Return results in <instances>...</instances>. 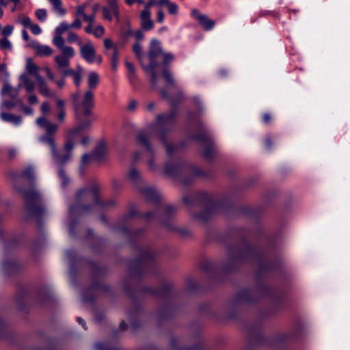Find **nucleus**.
I'll use <instances>...</instances> for the list:
<instances>
[{"instance_id": "obj_60", "label": "nucleus", "mask_w": 350, "mask_h": 350, "mask_svg": "<svg viewBox=\"0 0 350 350\" xmlns=\"http://www.w3.org/2000/svg\"><path fill=\"white\" fill-rule=\"evenodd\" d=\"M133 36L136 40V42H139L144 38V33L143 32V29H137L134 32Z\"/></svg>"}, {"instance_id": "obj_57", "label": "nucleus", "mask_w": 350, "mask_h": 350, "mask_svg": "<svg viewBox=\"0 0 350 350\" xmlns=\"http://www.w3.org/2000/svg\"><path fill=\"white\" fill-rule=\"evenodd\" d=\"M49 122H50L44 117H40V118H37V120H36L37 124L39 126L44 128V129H45L46 127L47 124Z\"/></svg>"}, {"instance_id": "obj_38", "label": "nucleus", "mask_w": 350, "mask_h": 350, "mask_svg": "<svg viewBox=\"0 0 350 350\" xmlns=\"http://www.w3.org/2000/svg\"><path fill=\"white\" fill-rule=\"evenodd\" d=\"M162 75L167 85L172 86L175 85V80L174 79L173 76L168 68H163L162 71Z\"/></svg>"}, {"instance_id": "obj_7", "label": "nucleus", "mask_w": 350, "mask_h": 350, "mask_svg": "<svg viewBox=\"0 0 350 350\" xmlns=\"http://www.w3.org/2000/svg\"><path fill=\"white\" fill-rule=\"evenodd\" d=\"M161 54L162 49L160 42L157 39H152L150 43L148 53L150 63L148 65L142 64V68L144 71L150 73V83L153 87L157 85V73L156 68L158 66V63L157 62V58Z\"/></svg>"}, {"instance_id": "obj_23", "label": "nucleus", "mask_w": 350, "mask_h": 350, "mask_svg": "<svg viewBox=\"0 0 350 350\" xmlns=\"http://www.w3.org/2000/svg\"><path fill=\"white\" fill-rule=\"evenodd\" d=\"M119 232L129 240L131 245H133V241L139 238L143 230L139 229L135 231H130L126 228L123 227L119 230Z\"/></svg>"}, {"instance_id": "obj_21", "label": "nucleus", "mask_w": 350, "mask_h": 350, "mask_svg": "<svg viewBox=\"0 0 350 350\" xmlns=\"http://www.w3.org/2000/svg\"><path fill=\"white\" fill-rule=\"evenodd\" d=\"M36 81L38 85L40 93L45 97H55L56 93L51 92L44 79L40 75H36Z\"/></svg>"}, {"instance_id": "obj_6", "label": "nucleus", "mask_w": 350, "mask_h": 350, "mask_svg": "<svg viewBox=\"0 0 350 350\" xmlns=\"http://www.w3.org/2000/svg\"><path fill=\"white\" fill-rule=\"evenodd\" d=\"M79 94H72V106L77 120L81 121L84 118H90L92 114V109L94 107V93L92 90H87L81 103H79Z\"/></svg>"}, {"instance_id": "obj_48", "label": "nucleus", "mask_w": 350, "mask_h": 350, "mask_svg": "<svg viewBox=\"0 0 350 350\" xmlns=\"http://www.w3.org/2000/svg\"><path fill=\"white\" fill-rule=\"evenodd\" d=\"M161 55H163V65L165 66L170 62H172L174 59L173 54H172L171 53H163L162 52Z\"/></svg>"}, {"instance_id": "obj_5", "label": "nucleus", "mask_w": 350, "mask_h": 350, "mask_svg": "<svg viewBox=\"0 0 350 350\" xmlns=\"http://www.w3.org/2000/svg\"><path fill=\"white\" fill-rule=\"evenodd\" d=\"M16 189L25 199L27 211L30 215L40 219L45 213V207L40 192L33 188L24 189L21 187H16Z\"/></svg>"}, {"instance_id": "obj_24", "label": "nucleus", "mask_w": 350, "mask_h": 350, "mask_svg": "<svg viewBox=\"0 0 350 350\" xmlns=\"http://www.w3.org/2000/svg\"><path fill=\"white\" fill-rule=\"evenodd\" d=\"M170 285L169 284H165L164 286L161 289H153L152 288H145L144 289V293H151L153 295L158 297H167L170 294Z\"/></svg>"}, {"instance_id": "obj_58", "label": "nucleus", "mask_w": 350, "mask_h": 350, "mask_svg": "<svg viewBox=\"0 0 350 350\" xmlns=\"http://www.w3.org/2000/svg\"><path fill=\"white\" fill-rule=\"evenodd\" d=\"M15 267H16V264L12 261L6 260L3 264V269L8 272Z\"/></svg>"}, {"instance_id": "obj_29", "label": "nucleus", "mask_w": 350, "mask_h": 350, "mask_svg": "<svg viewBox=\"0 0 350 350\" xmlns=\"http://www.w3.org/2000/svg\"><path fill=\"white\" fill-rule=\"evenodd\" d=\"M94 163H95V161L90 154H83L79 166V173L84 174L86 169Z\"/></svg>"}, {"instance_id": "obj_33", "label": "nucleus", "mask_w": 350, "mask_h": 350, "mask_svg": "<svg viewBox=\"0 0 350 350\" xmlns=\"http://www.w3.org/2000/svg\"><path fill=\"white\" fill-rule=\"evenodd\" d=\"M65 101L60 98L56 99V105L57 108L59 110V113L57 115V120L59 122L62 123L64 122L66 111H65Z\"/></svg>"}, {"instance_id": "obj_53", "label": "nucleus", "mask_w": 350, "mask_h": 350, "mask_svg": "<svg viewBox=\"0 0 350 350\" xmlns=\"http://www.w3.org/2000/svg\"><path fill=\"white\" fill-rule=\"evenodd\" d=\"M51 3L53 5L56 10L59 11L60 14H64L66 13V10L62 8L61 0H52Z\"/></svg>"}, {"instance_id": "obj_31", "label": "nucleus", "mask_w": 350, "mask_h": 350, "mask_svg": "<svg viewBox=\"0 0 350 350\" xmlns=\"http://www.w3.org/2000/svg\"><path fill=\"white\" fill-rule=\"evenodd\" d=\"M101 290L107 291V287L105 286L101 285V284H98L92 285L88 289L85 290L83 293V299L84 301L88 302L90 301H93L94 299V297H92V296L89 297L88 295V291H93L98 292Z\"/></svg>"}, {"instance_id": "obj_36", "label": "nucleus", "mask_w": 350, "mask_h": 350, "mask_svg": "<svg viewBox=\"0 0 350 350\" xmlns=\"http://www.w3.org/2000/svg\"><path fill=\"white\" fill-rule=\"evenodd\" d=\"M26 70L29 75H33L36 77L38 75V67L33 63L31 58L27 59Z\"/></svg>"}, {"instance_id": "obj_22", "label": "nucleus", "mask_w": 350, "mask_h": 350, "mask_svg": "<svg viewBox=\"0 0 350 350\" xmlns=\"http://www.w3.org/2000/svg\"><path fill=\"white\" fill-rule=\"evenodd\" d=\"M36 52V54L39 56H50L53 53V49L47 45H42L38 42H33L31 45Z\"/></svg>"}, {"instance_id": "obj_62", "label": "nucleus", "mask_w": 350, "mask_h": 350, "mask_svg": "<svg viewBox=\"0 0 350 350\" xmlns=\"http://www.w3.org/2000/svg\"><path fill=\"white\" fill-rule=\"evenodd\" d=\"M135 31H133L131 28L128 25L122 29V34L124 38H129L133 36Z\"/></svg>"}, {"instance_id": "obj_4", "label": "nucleus", "mask_w": 350, "mask_h": 350, "mask_svg": "<svg viewBox=\"0 0 350 350\" xmlns=\"http://www.w3.org/2000/svg\"><path fill=\"white\" fill-rule=\"evenodd\" d=\"M155 253L150 249L142 250L137 258L129 262L131 276L139 279L146 270L155 267Z\"/></svg>"}, {"instance_id": "obj_37", "label": "nucleus", "mask_w": 350, "mask_h": 350, "mask_svg": "<svg viewBox=\"0 0 350 350\" xmlns=\"http://www.w3.org/2000/svg\"><path fill=\"white\" fill-rule=\"evenodd\" d=\"M133 51L136 55L138 60L140 62L141 65L143 64V58L144 57V54L142 52V45L140 42H135L133 45Z\"/></svg>"}, {"instance_id": "obj_59", "label": "nucleus", "mask_w": 350, "mask_h": 350, "mask_svg": "<svg viewBox=\"0 0 350 350\" xmlns=\"http://www.w3.org/2000/svg\"><path fill=\"white\" fill-rule=\"evenodd\" d=\"M128 79L131 85L133 87L137 85V77L135 72L128 74Z\"/></svg>"}, {"instance_id": "obj_43", "label": "nucleus", "mask_w": 350, "mask_h": 350, "mask_svg": "<svg viewBox=\"0 0 350 350\" xmlns=\"http://www.w3.org/2000/svg\"><path fill=\"white\" fill-rule=\"evenodd\" d=\"M82 70V68L79 67L78 70L75 71V74L71 76L77 87H79L81 85Z\"/></svg>"}, {"instance_id": "obj_46", "label": "nucleus", "mask_w": 350, "mask_h": 350, "mask_svg": "<svg viewBox=\"0 0 350 350\" xmlns=\"http://www.w3.org/2000/svg\"><path fill=\"white\" fill-rule=\"evenodd\" d=\"M36 167L33 165H29L24 168L21 175H33L37 173Z\"/></svg>"}, {"instance_id": "obj_17", "label": "nucleus", "mask_w": 350, "mask_h": 350, "mask_svg": "<svg viewBox=\"0 0 350 350\" xmlns=\"http://www.w3.org/2000/svg\"><path fill=\"white\" fill-rule=\"evenodd\" d=\"M80 55L88 63L92 64L96 60V50L91 41L80 46Z\"/></svg>"}, {"instance_id": "obj_10", "label": "nucleus", "mask_w": 350, "mask_h": 350, "mask_svg": "<svg viewBox=\"0 0 350 350\" xmlns=\"http://www.w3.org/2000/svg\"><path fill=\"white\" fill-rule=\"evenodd\" d=\"M64 40L63 38H53V43L58 49L61 50L62 55H57L55 61L59 68L68 67L70 64L69 59L75 55V50L72 46L64 45Z\"/></svg>"}, {"instance_id": "obj_30", "label": "nucleus", "mask_w": 350, "mask_h": 350, "mask_svg": "<svg viewBox=\"0 0 350 350\" xmlns=\"http://www.w3.org/2000/svg\"><path fill=\"white\" fill-rule=\"evenodd\" d=\"M193 101L194 105L198 108V110L197 112L189 111L187 113V120L189 122L193 120V119L194 118V116L200 115L203 111L202 103V101H201L200 97L194 96L193 98Z\"/></svg>"}, {"instance_id": "obj_39", "label": "nucleus", "mask_w": 350, "mask_h": 350, "mask_svg": "<svg viewBox=\"0 0 350 350\" xmlns=\"http://www.w3.org/2000/svg\"><path fill=\"white\" fill-rule=\"evenodd\" d=\"M14 100H4L3 102V105L5 108L8 110L12 109L16 105H23V101L21 99L16 98L14 99Z\"/></svg>"}, {"instance_id": "obj_44", "label": "nucleus", "mask_w": 350, "mask_h": 350, "mask_svg": "<svg viewBox=\"0 0 350 350\" xmlns=\"http://www.w3.org/2000/svg\"><path fill=\"white\" fill-rule=\"evenodd\" d=\"M109 9L113 12V15L118 18H119V10L117 0H111L109 3Z\"/></svg>"}, {"instance_id": "obj_20", "label": "nucleus", "mask_w": 350, "mask_h": 350, "mask_svg": "<svg viewBox=\"0 0 350 350\" xmlns=\"http://www.w3.org/2000/svg\"><path fill=\"white\" fill-rule=\"evenodd\" d=\"M95 163H100L105 160L106 157V147L104 143L98 144L92 153H89Z\"/></svg>"}, {"instance_id": "obj_51", "label": "nucleus", "mask_w": 350, "mask_h": 350, "mask_svg": "<svg viewBox=\"0 0 350 350\" xmlns=\"http://www.w3.org/2000/svg\"><path fill=\"white\" fill-rule=\"evenodd\" d=\"M16 22L21 23L25 28L30 27L32 24L31 18L28 16H24L21 20L17 19Z\"/></svg>"}, {"instance_id": "obj_42", "label": "nucleus", "mask_w": 350, "mask_h": 350, "mask_svg": "<svg viewBox=\"0 0 350 350\" xmlns=\"http://www.w3.org/2000/svg\"><path fill=\"white\" fill-rule=\"evenodd\" d=\"M0 49L2 51L12 50V44L11 42L8 39V38H3L0 40Z\"/></svg>"}, {"instance_id": "obj_28", "label": "nucleus", "mask_w": 350, "mask_h": 350, "mask_svg": "<svg viewBox=\"0 0 350 350\" xmlns=\"http://www.w3.org/2000/svg\"><path fill=\"white\" fill-rule=\"evenodd\" d=\"M172 183L176 185L187 187L193 182L196 176H171Z\"/></svg>"}, {"instance_id": "obj_15", "label": "nucleus", "mask_w": 350, "mask_h": 350, "mask_svg": "<svg viewBox=\"0 0 350 350\" xmlns=\"http://www.w3.org/2000/svg\"><path fill=\"white\" fill-rule=\"evenodd\" d=\"M85 118V120H83V118L81 121H79V124L77 126L67 132L66 139L64 144L71 143L72 148H75V141L81 135V131L89 128L91 122L93 121V119H89L88 118Z\"/></svg>"}, {"instance_id": "obj_50", "label": "nucleus", "mask_w": 350, "mask_h": 350, "mask_svg": "<svg viewBox=\"0 0 350 350\" xmlns=\"http://www.w3.org/2000/svg\"><path fill=\"white\" fill-rule=\"evenodd\" d=\"M14 31V27L11 25H5L2 29V35L3 38L10 36Z\"/></svg>"}, {"instance_id": "obj_34", "label": "nucleus", "mask_w": 350, "mask_h": 350, "mask_svg": "<svg viewBox=\"0 0 350 350\" xmlns=\"http://www.w3.org/2000/svg\"><path fill=\"white\" fill-rule=\"evenodd\" d=\"M99 83L98 75L95 72H91L88 75V83L90 90L95 89Z\"/></svg>"}, {"instance_id": "obj_52", "label": "nucleus", "mask_w": 350, "mask_h": 350, "mask_svg": "<svg viewBox=\"0 0 350 350\" xmlns=\"http://www.w3.org/2000/svg\"><path fill=\"white\" fill-rule=\"evenodd\" d=\"M105 33V29L103 26L99 25L94 29L92 34L96 38L102 37Z\"/></svg>"}, {"instance_id": "obj_8", "label": "nucleus", "mask_w": 350, "mask_h": 350, "mask_svg": "<svg viewBox=\"0 0 350 350\" xmlns=\"http://www.w3.org/2000/svg\"><path fill=\"white\" fill-rule=\"evenodd\" d=\"M164 175H181L189 173V175H205L198 167L189 162L170 161L165 164Z\"/></svg>"}, {"instance_id": "obj_47", "label": "nucleus", "mask_w": 350, "mask_h": 350, "mask_svg": "<svg viewBox=\"0 0 350 350\" xmlns=\"http://www.w3.org/2000/svg\"><path fill=\"white\" fill-rule=\"evenodd\" d=\"M118 53L116 48H114L113 51V55L111 58V68L113 70L116 71L118 67Z\"/></svg>"}, {"instance_id": "obj_9", "label": "nucleus", "mask_w": 350, "mask_h": 350, "mask_svg": "<svg viewBox=\"0 0 350 350\" xmlns=\"http://www.w3.org/2000/svg\"><path fill=\"white\" fill-rule=\"evenodd\" d=\"M99 190L100 187L96 184H94L90 187L81 188L77 192L76 198L78 201H80L91 197L93 200V205L98 206L100 209H105L107 207L113 205L114 201L113 200L103 201L99 198Z\"/></svg>"}, {"instance_id": "obj_27", "label": "nucleus", "mask_w": 350, "mask_h": 350, "mask_svg": "<svg viewBox=\"0 0 350 350\" xmlns=\"http://www.w3.org/2000/svg\"><path fill=\"white\" fill-rule=\"evenodd\" d=\"M1 120L6 122L12 123L15 126H18L22 122V117L10 113L3 112L0 114Z\"/></svg>"}, {"instance_id": "obj_18", "label": "nucleus", "mask_w": 350, "mask_h": 350, "mask_svg": "<svg viewBox=\"0 0 350 350\" xmlns=\"http://www.w3.org/2000/svg\"><path fill=\"white\" fill-rule=\"evenodd\" d=\"M82 25L81 21L79 18H77L72 23L68 24L66 22H62L55 29V36L53 38H63L62 34L68 31L69 29H81Z\"/></svg>"}, {"instance_id": "obj_26", "label": "nucleus", "mask_w": 350, "mask_h": 350, "mask_svg": "<svg viewBox=\"0 0 350 350\" xmlns=\"http://www.w3.org/2000/svg\"><path fill=\"white\" fill-rule=\"evenodd\" d=\"M137 141L139 144L145 147L146 150L152 155L154 153L153 148L151 146V144L149 140V137L146 135L144 132H140L138 133L137 137Z\"/></svg>"}, {"instance_id": "obj_2", "label": "nucleus", "mask_w": 350, "mask_h": 350, "mask_svg": "<svg viewBox=\"0 0 350 350\" xmlns=\"http://www.w3.org/2000/svg\"><path fill=\"white\" fill-rule=\"evenodd\" d=\"M184 93L182 90L178 91V100L174 101L170 100L172 109L168 113L159 114L157 117V122L154 124V126L157 127L159 132V137L161 142L166 147L167 152L169 155H172L175 150V146L170 144L167 142V135L173 125L176 117L177 116L176 107L178 103L183 99Z\"/></svg>"}, {"instance_id": "obj_45", "label": "nucleus", "mask_w": 350, "mask_h": 350, "mask_svg": "<svg viewBox=\"0 0 350 350\" xmlns=\"http://www.w3.org/2000/svg\"><path fill=\"white\" fill-rule=\"evenodd\" d=\"M97 350H120L117 347H111L107 343L98 342L95 345Z\"/></svg>"}, {"instance_id": "obj_3", "label": "nucleus", "mask_w": 350, "mask_h": 350, "mask_svg": "<svg viewBox=\"0 0 350 350\" xmlns=\"http://www.w3.org/2000/svg\"><path fill=\"white\" fill-rule=\"evenodd\" d=\"M183 201L187 205L198 203L205 206V208L200 213L191 215L193 219L202 224H206L215 213L220 211L221 207V203L214 202L211 196L205 193H200L197 197L185 196Z\"/></svg>"}, {"instance_id": "obj_56", "label": "nucleus", "mask_w": 350, "mask_h": 350, "mask_svg": "<svg viewBox=\"0 0 350 350\" xmlns=\"http://www.w3.org/2000/svg\"><path fill=\"white\" fill-rule=\"evenodd\" d=\"M167 8L169 14L172 15H176L178 13V7L175 3H169Z\"/></svg>"}, {"instance_id": "obj_49", "label": "nucleus", "mask_w": 350, "mask_h": 350, "mask_svg": "<svg viewBox=\"0 0 350 350\" xmlns=\"http://www.w3.org/2000/svg\"><path fill=\"white\" fill-rule=\"evenodd\" d=\"M36 16L40 21L44 22L47 17L46 11L44 9H38L36 11Z\"/></svg>"}, {"instance_id": "obj_63", "label": "nucleus", "mask_w": 350, "mask_h": 350, "mask_svg": "<svg viewBox=\"0 0 350 350\" xmlns=\"http://www.w3.org/2000/svg\"><path fill=\"white\" fill-rule=\"evenodd\" d=\"M94 269V273L97 275L103 274L104 269L100 268L96 263L90 262Z\"/></svg>"}, {"instance_id": "obj_64", "label": "nucleus", "mask_w": 350, "mask_h": 350, "mask_svg": "<svg viewBox=\"0 0 350 350\" xmlns=\"http://www.w3.org/2000/svg\"><path fill=\"white\" fill-rule=\"evenodd\" d=\"M86 14L85 13V5H79L77 8L76 15L81 16L83 18Z\"/></svg>"}, {"instance_id": "obj_25", "label": "nucleus", "mask_w": 350, "mask_h": 350, "mask_svg": "<svg viewBox=\"0 0 350 350\" xmlns=\"http://www.w3.org/2000/svg\"><path fill=\"white\" fill-rule=\"evenodd\" d=\"M21 88V84H18L17 88H12L8 83H5L1 90V94H8L12 99L18 98L19 90Z\"/></svg>"}, {"instance_id": "obj_11", "label": "nucleus", "mask_w": 350, "mask_h": 350, "mask_svg": "<svg viewBox=\"0 0 350 350\" xmlns=\"http://www.w3.org/2000/svg\"><path fill=\"white\" fill-rule=\"evenodd\" d=\"M73 149L71 143L64 144V152L59 150L57 148L51 153L53 161L59 168L58 175H65L64 166L71 161Z\"/></svg>"}, {"instance_id": "obj_12", "label": "nucleus", "mask_w": 350, "mask_h": 350, "mask_svg": "<svg viewBox=\"0 0 350 350\" xmlns=\"http://www.w3.org/2000/svg\"><path fill=\"white\" fill-rule=\"evenodd\" d=\"M142 176H129V180L134 184L146 201L159 204L161 200L160 193L153 187L144 186L141 183Z\"/></svg>"}, {"instance_id": "obj_61", "label": "nucleus", "mask_w": 350, "mask_h": 350, "mask_svg": "<svg viewBox=\"0 0 350 350\" xmlns=\"http://www.w3.org/2000/svg\"><path fill=\"white\" fill-rule=\"evenodd\" d=\"M29 28L31 33L34 35H39L42 32L40 27L37 24H31Z\"/></svg>"}, {"instance_id": "obj_32", "label": "nucleus", "mask_w": 350, "mask_h": 350, "mask_svg": "<svg viewBox=\"0 0 350 350\" xmlns=\"http://www.w3.org/2000/svg\"><path fill=\"white\" fill-rule=\"evenodd\" d=\"M39 141L49 146L51 154L53 152L54 150L57 148V145L55 143V139L54 136H47V135H42L39 137Z\"/></svg>"}, {"instance_id": "obj_14", "label": "nucleus", "mask_w": 350, "mask_h": 350, "mask_svg": "<svg viewBox=\"0 0 350 350\" xmlns=\"http://www.w3.org/2000/svg\"><path fill=\"white\" fill-rule=\"evenodd\" d=\"M241 262V247L239 243L228 245L226 248V264L225 269L232 271Z\"/></svg>"}, {"instance_id": "obj_41", "label": "nucleus", "mask_w": 350, "mask_h": 350, "mask_svg": "<svg viewBox=\"0 0 350 350\" xmlns=\"http://www.w3.org/2000/svg\"><path fill=\"white\" fill-rule=\"evenodd\" d=\"M67 42L68 43L77 42V44L79 46H81L82 44V41L79 38V36L72 31H70L68 33V35L67 37Z\"/></svg>"}, {"instance_id": "obj_40", "label": "nucleus", "mask_w": 350, "mask_h": 350, "mask_svg": "<svg viewBox=\"0 0 350 350\" xmlns=\"http://www.w3.org/2000/svg\"><path fill=\"white\" fill-rule=\"evenodd\" d=\"M44 129L46 131V133L44 134V135L54 136L58 129V126L57 124L50 122Z\"/></svg>"}, {"instance_id": "obj_19", "label": "nucleus", "mask_w": 350, "mask_h": 350, "mask_svg": "<svg viewBox=\"0 0 350 350\" xmlns=\"http://www.w3.org/2000/svg\"><path fill=\"white\" fill-rule=\"evenodd\" d=\"M150 10H143L141 12V27L144 31H150L154 28V23L150 18Z\"/></svg>"}, {"instance_id": "obj_13", "label": "nucleus", "mask_w": 350, "mask_h": 350, "mask_svg": "<svg viewBox=\"0 0 350 350\" xmlns=\"http://www.w3.org/2000/svg\"><path fill=\"white\" fill-rule=\"evenodd\" d=\"M198 126L202 129V132L199 134L191 135V139L198 142L205 147L203 156L206 159H210L213 157V154L215 152V147L213 140L203 129V125L202 123H199Z\"/></svg>"}, {"instance_id": "obj_16", "label": "nucleus", "mask_w": 350, "mask_h": 350, "mask_svg": "<svg viewBox=\"0 0 350 350\" xmlns=\"http://www.w3.org/2000/svg\"><path fill=\"white\" fill-rule=\"evenodd\" d=\"M191 15L194 19L198 21L199 25L205 31L212 30L215 25V21L210 19L206 14H202L198 9H192Z\"/></svg>"}, {"instance_id": "obj_1", "label": "nucleus", "mask_w": 350, "mask_h": 350, "mask_svg": "<svg viewBox=\"0 0 350 350\" xmlns=\"http://www.w3.org/2000/svg\"><path fill=\"white\" fill-rule=\"evenodd\" d=\"M176 211V208L172 204L164 206L159 205L155 211L146 213L143 217L146 221L159 219L161 225L167 230L177 232L183 238L191 237V232L186 227L178 228L174 226V220Z\"/></svg>"}, {"instance_id": "obj_35", "label": "nucleus", "mask_w": 350, "mask_h": 350, "mask_svg": "<svg viewBox=\"0 0 350 350\" xmlns=\"http://www.w3.org/2000/svg\"><path fill=\"white\" fill-rule=\"evenodd\" d=\"M20 79L25 83L26 91L30 93L33 91L35 85L33 82L27 77L26 74H22Z\"/></svg>"}, {"instance_id": "obj_55", "label": "nucleus", "mask_w": 350, "mask_h": 350, "mask_svg": "<svg viewBox=\"0 0 350 350\" xmlns=\"http://www.w3.org/2000/svg\"><path fill=\"white\" fill-rule=\"evenodd\" d=\"M272 115L269 112H266L262 116V121L266 125L270 124L272 122Z\"/></svg>"}, {"instance_id": "obj_54", "label": "nucleus", "mask_w": 350, "mask_h": 350, "mask_svg": "<svg viewBox=\"0 0 350 350\" xmlns=\"http://www.w3.org/2000/svg\"><path fill=\"white\" fill-rule=\"evenodd\" d=\"M102 12H103V17L105 19H107L108 21H111L112 20L113 12L111 11V10H110L108 8L103 7L102 8Z\"/></svg>"}]
</instances>
